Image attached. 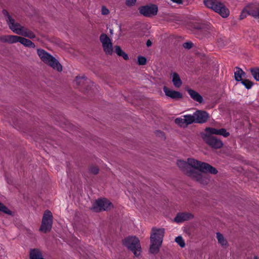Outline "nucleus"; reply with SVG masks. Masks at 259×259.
Wrapping results in <instances>:
<instances>
[{"label": "nucleus", "mask_w": 259, "mask_h": 259, "mask_svg": "<svg viewBox=\"0 0 259 259\" xmlns=\"http://www.w3.org/2000/svg\"><path fill=\"white\" fill-rule=\"evenodd\" d=\"M159 134H160V135H161L162 136H163V133H162V132H159Z\"/></svg>", "instance_id": "nucleus-42"}, {"label": "nucleus", "mask_w": 259, "mask_h": 259, "mask_svg": "<svg viewBox=\"0 0 259 259\" xmlns=\"http://www.w3.org/2000/svg\"><path fill=\"white\" fill-rule=\"evenodd\" d=\"M177 165L188 176L203 185L209 181L207 172L212 174L217 173V170L214 167L193 158H188L187 161L179 159L177 161Z\"/></svg>", "instance_id": "nucleus-1"}, {"label": "nucleus", "mask_w": 259, "mask_h": 259, "mask_svg": "<svg viewBox=\"0 0 259 259\" xmlns=\"http://www.w3.org/2000/svg\"><path fill=\"white\" fill-rule=\"evenodd\" d=\"M30 259H45L42 257L41 251L38 249H31L30 251Z\"/></svg>", "instance_id": "nucleus-19"}, {"label": "nucleus", "mask_w": 259, "mask_h": 259, "mask_svg": "<svg viewBox=\"0 0 259 259\" xmlns=\"http://www.w3.org/2000/svg\"><path fill=\"white\" fill-rule=\"evenodd\" d=\"M37 54L41 60L45 63L48 64L54 69L58 71L62 70L61 65L58 61L48 53L42 49L37 50Z\"/></svg>", "instance_id": "nucleus-5"}, {"label": "nucleus", "mask_w": 259, "mask_h": 259, "mask_svg": "<svg viewBox=\"0 0 259 259\" xmlns=\"http://www.w3.org/2000/svg\"><path fill=\"white\" fill-rule=\"evenodd\" d=\"M184 117L185 121V125H186V126L193 122L195 123L194 113L193 115H184Z\"/></svg>", "instance_id": "nucleus-25"}, {"label": "nucleus", "mask_w": 259, "mask_h": 259, "mask_svg": "<svg viewBox=\"0 0 259 259\" xmlns=\"http://www.w3.org/2000/svg\"><path fill=\"white\" fill-rule=\"evenodd\" d=\"M187 91L190 97L195 101L198 102L199 103H202L203 102L202 97L196 91L190 89H187Z\"/></svg>", "instance_id": "nucleus-18"}, {"label": "nucleus", "mask_w": 259, "mask_h": 259, "mask_svg": "<svg viewBox=\"0 0 259 259\" xmlns=\"http://www.w3.org/2000/svg\"><path fill=\"white\" fill-rule=\"evenodd\" d=\"M170 78L173 85L177 88H180L182 85V80L178 73L176 72H171Z\"/></svg>", "instance_id": "nucleus-17"}, {"label": "nucleus", "mask_w": 259, "mask_h": 259, "mask_svg": "<svg viewBox=\"0 0 259 259\" xmlns=\"http://www.w3.org/2000/svg\"><path fill=\"white\" fill-rule=\"evenodd\" d=\"M112 207V205L109 200L103 199L97 200L94 203L91 209L95 212H98L102 210H107L111 209Z\"/></svg>", "instance_id": "nucleus-9"}, {"label": "nucleus", "mask_w": 259, "mask_h": 259, "mask_svg": "<svg viewBox=\"0 0 259 259\" xmlns=\"http://www.w3.org/2000/svg\"><path fill=\"white\" fill-rule=\"evenodd\" d=\"M20 37L21 36L13 35H2L0 37V40L2 42L14 44L19 42Z\"/></svg>", "instance_id": "nucleus-15"}, {"label": "nucleus", "mask_w": 259, "mask_h": 259, "mask_svg": "<svg viewBox=\"0 0 259 259\" xmlns=\"http://www.w3.org/2000/svg\"><path fill=\"white\" fill-rule=\"evenodd\" d=\"M193 215L189 212H183L178 213L175 217L174 221L176 223H182L183 222L192 219Z\"/></svg>", "instance_id": "nucleus-16"}, {"label": "nucleus", "mask_w": 259, "mask_h": 259, "mask_svg": "<svg viewBox=\"0 0 259 259\" xmlns=\"http://www.w3.org/2000/svg\"><path fill=\"white\" fill-rule=\"evenodd\" d=\"M247 7L249 15L255 19H259V3L250 4Z\"/></svg>", "instance_id": "nucleus-14"}, {"label": "nucleus", "mask_w": 259, "mask_h": 259, "mask_svg": "<svg viewBox=\"0 0 259 259\" xmlns=\"http://www.w3.org/2000/svg\"><path fill=\"white\" fill-rule=\"evenodd\" d=\"M139 10L141 15L150 17L157 14L158 7L155 5H150L141 7Z\"/></svg>", "instance_id": "nucleus-11"}, {"label": "nucleus", "mask_w": 259, "mask_h": 259, "mask_svg": "<svg viewBox=\"0 0 259 259\" xmlns=\"http://www.w3.org/2000/svg\"><path fill=\"white\" fill-rule=\"evenodd\" d=\"M245 75V72L240 68H237L234 73L235 79L236 81H240L242 80V77Z\"/></svg>", "instance_id": "nucleus-22"}, {"label": "nucleus", "mask_w": 259, "mask_h": 259, "mask_svg": "<svg viewBox=\"0 0 259 259\" xmlns=\"http://www.w3.org/2000/svg\"><path fill=\"white\" fill-rule=\"evenodd\" d=\"M253 259H258V257L257 256H254Z\"/></svg>", "instance_id": "nucleus-41"}, {"label": "nucleus", "mask_w": 259, "mask_h": 259, "mask_svg": "<svg viewBox=\"0 0 259 259\" xmlns=\"http://www.w3.org/2000/svg\"><path fill=\"white\" fill-rule=\"evenodd\" d=\"M240 81H241V83L243 85H244L245 87V88L247 89H250L253 85L251 81L247 79H242Z\"/></svg>", "instance_id": "nucleus-31"}, {"label": "nucleus", "mask_w": 259, "mask_h": 259, "mask_svg": "<svg viewBox=\"0 0 259 259\" xmlns=\"http://www.w3.org/2000/svg\"><path fill=\"white\" fill-rule=\"evenodd\" d=\"M6 15V20L10 29L15 33L27 37L29 38L35 37V34L31 30H28L20 23L16 22L12 17L9 15L7 12H4Z\"/></svg>", "instance_id": "nucleus-2"}, {"label": "nucleus", "mask_w": 259, "mask_h": 259, "mask_svg": "<svg viewBox=\"0 0 259 259\" xmlns=\"http://www.w3.org/2000/svg\"><path fill=\"white\" fill-rule=\"evenodd\" d=\"M202 138L207 145L212 148L219 149L223 146V142L213 136L202 135Z\"/></svg>", "instance_id": "nucleus-10"}, {"label": "nucleus", "mask_w": 259, "mask_h": 259, "mask_svg": "<svg viewBox=\"0 0 259 259\" xmlns=\"http://www.w3.org/2000/svg\"><path fill=\"white\" fill-rule=\"evenodd\" d=\"M146 45L147 47H150L152 45V42L150 40H148L146 42Z\"/></svg>", "instance_id": "nucleus-40"}, {"label": "nucleus", "mask_w": 259, "mask_h": 259, "mask_svg": "<svg viewBox=\"0 0 259 259\" xmlns=\"http://www.w3.org/2000/svg\"><path fill=\"white\" fill-rule=\"evenodd\" d=\"M216 237L219 243L223 247H227L228 246V242L224 238V236L220 233H217Z\"/></svg>", "instance_id": "nucleus-20"}, {"label": "nucleus", "mask_w": 259, "mask_h": 259, "mask_svg": "<svg viewBox=\"0 0 259 259\" xmlns=\"http://www.w3.org/2000/svg\"><path fill=\"white\" fill-rule=\"evenodd\" d=\"M147 62V60L145 57L143 56H139L138 57V64L139 65H145Z\"/></svg>", "instance_id": "nucleus-32"}, {"label": "nucleus", "mask_w": 259, "mask_h": 259, "mask_svg": "<svg viewBox=\"0 0 259 259\" xmlns=\"http://www.w3.org/2000/svg\"><path fill=\"white\" fill-rule=\"evenodd\" d=\"M163 92L167 97L174 100H179L183 97L182 94L177 91L168 88L166 86L163 88Z\"/></svg>", "instance_id": "nucleus-12"}, {"label": "nucleus", "mask_w": 259, "mask_h": 259, "mask_svg": "<svg viewBox=\"0 0 259 259\" xmlns=\"http://www.w3.org/2000/svg\"><path fill=\"white\" fill-rule=\"evenodd\" d=\"M19 42L25 47L34 48L35 45L31 40L26 39L24 37H20Z\"/></svg>", "instance_id": "nucleus-23"}, {"label": "nucleus", "mask_w": 259, "mask_h": 259, "mask_svg": "<svg viewBox=\"0 0 259 259\" xmlns=\"http://www.w3.org/2000/svg\"><path fill=\"white\" fill-rule=\"evenodd\" d=\"M173 3H176L177 4H182L183 1V0H171Z\"/></svg>", "instance_id": "nucleus-39"}, {"label": "nucleus", "mask_w": 259, "mask_h": 259, "mask_svg": "<svg viewBox=\"0 0 259 259\" xmlns=\"http://www.w3.org/2000/svg\"><path fill=\"white\" fill-rule=\"evenodd\" d=\"M219 129L211 127H207L205 128L204 133L202 135H206L208 136H212V135H218Z\"/></svg>", "instance_id": "nucleus-24"}, {"label": "nucleus", "mask_w": 259, "mask_h": 259, "mask_svg": "<svg viewBox=\"0 0 259 259\" xmlns=\"http://www.w3.org/2000/svg\"><path fill=\"white\" fill-rule=\"evenodd\" d=\"M165 233L163 228H153L150 236V252L153 254L157 253L161 247Z\"/></svg>", "instance_id": "nucleus-3"}, {"label": "nucleus", "mask_w": 259, "mask_h": 259, "mask_svg": "<svg viewBox=\"0 0 259 259\" xmlns=\"http://www.w3.org/2000/svg\"><path fill=\"white\" fill-rule=\"evenodd\" d=\"M218 135L222 136L226 138L230 135V133L225 128H220L219 129Z\"/></svg>", "instance_id": "nucleus-30"}, {"label": "nucleus", "mask_w": 259, "mask_h": 259, "mask_svg": "<svg viewBox=\"0 0 259 259\" xmlns=\"http://www.w3.org/2000/svg\"><path fill=\"white\" fill-rule=\"evenodd\" d=\"M137 0H126L125 4L128 7H132L134 6L136 3Z\"/></svg>", "instance_id": "nucleus-36"}, {"label": "nucleus", "mask_w": 259, "mask_h": 259, "mask_svg": "<svg viewBox=\"0 0 259 259\" xmlns=\"http://www.w3.org/2000/svg\"><path fill=\"white\" fill-rule=\"evenodd\" d=\"M53 215L50 210H46L44 213L40 231L44 233L49 232L53 224Z\"/></svg>", "instance_id": "nucleus-7"}, {"label": "nucleus", "mask_w": 259, "mask_h": 259, "mask_svg": "<svg viewBox=\"0 0 259 259\" xmlns=\"http://www.w3.org/2000/svg\"><path fill=\"white\" fill-rule=\"evenodd\" d=\"M175 123L179 126L181 127L187 126L185 125V121L184 120V116L181 117L177 118L175 120Z\"/></svg>", "instance_id": "nucleus-27"}, {"label": "nucleus", "mask_w": 259, "mask_h": 259, "mask_svg": "<svg viewBox=\"0 0 259 259\" xmlns=\"http://www.w3.org/2000/svg\"><path fill=\"white\" fill-rule=\"evenodd\" d=\"M195 123H203L205 122L208 117L209 115L206 112L201 110H197L194 113Z\"/></svg>", "instance_id": "nucleus-13"}, {"label": "nucleus", "mask_w": 259, "mask_h": 259, "mask_svg": "<svg viewBox=\"0 0 259 259\" xmlns=\"http://www.w3.org/2000/svg\"><path fill=\"white\" fill-rule=\"evenodd\" d=\"M99 39L104 53L107 55H111L113 52L111 39L107 34L103 33L100 36Z\"/></svg>", "instance_id": "nucleus-8"}, {"label": "nucleus", "mask_w": 259, "mask_h": 259, "mask_svg": "<svg viewBox=\"0 0 259 259\" xmlns=\"http://www.w3.org/2000/svg\"><path fill=\"white\" fill-rule=\"evenodd\" d=\"M250 72L253 78L257 81H259V69L257 68H251Z\"/></svg>", "instance_id": "nucleus-28"}, {"label": "nucleus", "mask_w": 259, "mask_h": 259, "mask_svg": "<svg viewBox=\"0 0 259 259\" xmlns=\"http://www.w3.org/2000/svg\"><path fill=\"white\" fill-rule=\"evenodd\" d=\"M101 14L102 15H107L110 13V11L108 10V9L106 7H105L104 6H102L101 7Z\"/></svg>", "instance_id": "nucleus-35"}, {"label": "nucleus", "mask_w": 259, "mask_h": 259, "mask_svg": "<svg viewBox=\"0 0 259 259\" xmlns=\"http://www.w3.org/2000/svg\"><path fill=\"white\" fill-rule=\"evenodd\" d=\"M91 171L92 173L96 174L98 172L99 169L98 168L95 167L91 168Z\"/></svg>", "instance_id": "nucleus-38"}, {"label": "nucleus", "mask_w": 259, "mask_h": 259, "mask_svg": "<svg viewBox=\"0 0 259 259\" xmlns=\"http://www.w3.org/2000/svg\"><path fill=\"white\" fill-rule=\"evenodd\" d=\"M192 46V44L191 42H185L183 44V47L186 49H190Z\"/></svg>", "instance_id": "nucleus-37"}, {"label": "nucleus", "mask_w": 259, "mask_h": 259, "mask_svg": "<svg viewBox=\"0 0 259 259\" xmlns=\"http://www.w3.org/2000/svg\"><path fill=\"white\" fill-rule=\"evenodd\" d=\"M84 81L85 77L84 76H77L74 81L77 85H79L80 84L83 83Z\"/></svg>", "instance_id": "nucleus-33"}, {"label": "nucleus", "mask_w": 259, "mask_h": 259, "mask_svg": "<svg viewBox=\"0 0 259 259\" xmlns=\"http://www.w3.org/2000/svg\"><path fill=\"white\" fill-rule=\"evenodd\" d=\"M175 241L181 247H184L185 246L186 244L185 241L181 236L176 237Z\"/></svg>", "instance_id": "nucleus-29"}, {"label": "nucleus", "mask_w": 259, "mask_h": 259, "mask_svg": "<svg viewBox=\"0 0 259 259\" xmlns=\"http://www.w3.org/2000/svg\"><path fill=\"white\" fill-rule=\"evenodd\" d=\"M247 15H249V11L247 6L242 10L240 16L241 19L244 18Z\"/></svg>", "instance_id": "nucleus-34"}, {"label": "nucleus", "mask_w": 259, "mask_h": 259, "mask_svg": "<svg viewBox=\"0 0 259 259\" xmlns=\"http://www.w3.org/2000/svg\"><path fill=\"white\" fill-rule=\"evenodd\" d=\"M204 5L208 8L218 13L223 18H227L230 14L229 9L220 0H204Z\"/></svg>", "instance_id": "nucleus-4"}, {"label": "nucleus", "mask_w": 259, "mask_h": 259, "mask_svg": "<svg viewBox=\"0 0 259 259\" xmlns=\"http://www.w3.org/2000/svg\"><path fill=\"white\" fill-rule=\"evenodd\" d=\"M114 49L115 52L118 56L122 57L125 60L128 59V56L127 54L123 52L119 46H115L114 47Z\"/></svg>", "instance_id": "nucleus-21"}, {"label": "nucleus", "mask_w": 259, "mask_h": 259, "mask_svg": "<svg viewBox=\"0 0 259 259\" xmlns=\"http://www.w3.org/2000/svg\"><path fill=\"white\" fill-rule=\"evenodd\" d=\"M0 211L3 212L6 214L11 215L12 211L2 202L0 201Z\"/></svg>", "instance_id": "nucleus-26"}, {"label": "nucleus", "mask_w": 259, "mask_h": 259, "mask_svg": "<svg viewBox=\"0 0 259 259\" xmlns=\"http://www.w3.org/2000/svg\"><path fill=\"white\" fill-rule=\"evenodd\" d=\"M123 244L130 250L135 257L141 255V246L139 239L136 236H129L123 240Z\"/></svg>", "instance_id": "nucleus-6"}]
</instances>
